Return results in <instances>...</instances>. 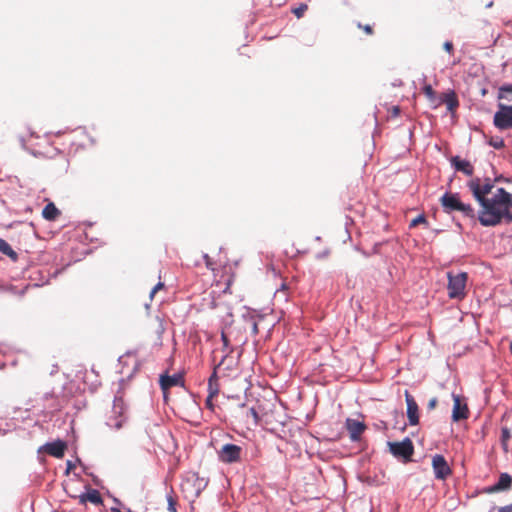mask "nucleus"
Here are the masks:
<instances>
[{
    "mask_svg": "<svg viewBox=\"0 0 512 512\" xmlns=\"http://www.w3.org/2000/svg\"><path fill=\"white\" fill-rule=\"evenodd\" d=\"M481 208L478 219L483 226H496L503 220L512 222V194L504 188H498Z\"/></svg>",
    "mask_w": 512,
    "mask_h": 512,
    "instance_id": "f257e3e1",
    "label": "nucleus"
},
{
    "mask_svg": "<svg viewBox=\"0 0 512 512\" xmlns=\"http://www.w3.org/2000/svg\"><path fill=\"white\" fill-rule=\"evenodd\" d=\"M440 202L445 212L459 211L465 217L474 218L475 216L472 206L462 202L458 193L446 192L442 195Z\"/></svg>",
    "mask_w": 512,
    "mask_h": 512,
    "instance_id": "f03ea898",
    "label": "nucleus"
},
{
    "mask_svg": "<svg viewBox=\"0 0 512 512\" xmlns=\"http://www.w3.org/2000/svg\"><path fill=\"white\" fill-rule=\"evenodd\" d=\"M448 278V296L451 299H463L466 295V282H467V273L459 272L457 274H453L452 272L447 273Z\"/></svg>",
    "mask_w": 512,
    "mask_h": 512,
    "instance_id": "7ed1b4c3",
    "label": "nucleus"
},
{
    "mask_svg": "<svg viewBox=\"0 0 512 512\" xmlns=\"http://www.w3.org/2000/svg\"><path fill=\"white\" fill-rule=\"evenodd\" d=\"M467 186L473 197L482 205L489 199L486 196L491 193L494 183L490 178L481 179L477 177L471 179Z\"/></svg>",
    "mask_w": 512,
    "mask_h": 512,
    "instance_id": "20e7f679",
    "label": "nucleus"
},
{
    "mask_svg": "<svg viewBox=\"0 0 512 512\" xmlns=\"http://www.w3.org/2000/svg\"><path fill=\"white\" fill-rule=\"evenodd\" d=\"M493 124L499 130L512 129V106L498 104V111L494 114Z\"/></svg>",
    "mask_w": 512,
    "mask_h": 512,
    "instance_id": "39448f33",
    "label": "nucleus"
},
{
    "mask_svg": "<svg viewBox=\"0 0 512 512\" xmlns=\"http://www.w3.org/2000/svg\"><path fill=\"white\" fill-rule=\"evenodd\" d=\"M389 449L395 457L402 458L405 461L410 460L414 453L413 443L409 438L401 442H390Z\"/></svg>",
    "mask_w": 512,
    "mask_h": 512,
    "instance_id": "423d86ee",
    "label": "nucleus"
},
{
    "mask_svg": "<svg viewBox=\"0 0 512 512\" xmlns=\"http://www.w3.org/2000/svg\"><path fill=\"white\" fill-rule=\"evenodd\" d=\"M242 448L235 444H225L218 452L219 460L226 464L239 462Z\"/></svg>",
    "mask_w": 512,
    "mask_h": 512,
    "instance_id": "0eeeda50",
    "label": "nucleus"
},
{
    "mask_svg": "<svg viewBox=\"0 0 512 512\" xmlns=\"http://www.w3.org/2000/svg\"><path fill=\"white\" fill-rule=\"evenodd\" d=\"M432 468L435 478L439 480H445L452 474L450 466L441 454H435L432 457Z\"/></svg>",
    "mask_w": 512,
    "mask_h": 512,
    "instance_id": "6e6552de",
    "label": "nucleus"
},
{
    "mask_svg": "<svg viewBox=\"0 0 512 512\" xmlns=\"http://www.w3.org/2000/svg\"><path fill=\"white\" fill-rule=\"evenodd\" d=\"M346 429L349 432L351 441L356 442L361 439V435L365 431L366 425L363 421H359L354 418H347Z\"/></svg>",
    "mask_w": 512,
    "mask_h": 512,
    "instance_id": "1a4fd4ad",
    "label": "nucleus"
},
{
    "mask_svg": "<svg viewBox=\"0 0 512 512\" xmlns=\"http://www.w3.org/2000/svg\"><path fill=\"white\" fill-rule=\"evenodd\" d=\"M226 360V356H224L221 360V362L218 364V366L214 369V372L213 374L211 375V377L209 378V383H208V387H209V395L206 399V405L209 407V409L211 410V412L215 413V410L213 408V404H212V399L215 395L218 394V388H217V384H216V380H217V369H220V367L224 364Z\"/></svg>",
    "mask_w": 512,
    "mask_h": 512,
    "instance_id": "9d476101",
    "label": "nucleus"
},
{
    "mask_svg": "<svg viewBox=\"0 0 512 512\" xmlns=\"http://www.w3.org/2000/svg\"><path fill=\"white\" fill-rule=\"evenodd\" d=\"M512 486V477L508 473H502L497 483L485 489L486 493L492 494L509 490Z\"/></svg>",
    "mask_w": 512,
    "mask_h": 512,
    "instance_id": "9b49d317",
    "label": "nucleus"
},
{
    "mask_svg": "<svg viewBox=\"0 0 512 512\" xmlns=\"http://www.w3.org/2000/svg\"><path fill=\"white\" fill-rule=\"evenodd\" d=\"M160 387L163 391L164 397L166 398L167 391L174 386L182 385V377L179 374L173 375H161L160 376Z\"/></svg>",
    "mask_w": 512,
    "mask_h": 512,
    "instance_id": "f8f14e48",
    "label": "nucleus"
},
{
    "mask_svg": "<svg viewBox=\"0 0 512 512\" xmlns=\"http://www.w3.org/2000/svg\"><path fill=\"white\" fill-rule=\"evenodd\" d=\"M112 410L115 416H123L129 411V406L124 399V394L122 391H119L115 395Z\"/></svg>",
    "mask_w": 512,
    "mask_h": 512,
    "instance_id": "ddd939ff",
    "label": "nucleus"
},
{
    "mask_svg": "<svg viewBox=\"0 0 512 512\" xmlns=\"http://www.w3.org/2000/svg\"><path fill=\"white\" fill-rule=\"evenodd\" d=\"M451 398L453 400V410L451 416H466L468 408L464 398L455 393H451Z\"/></svg>",
    "mask_w": 512,
    "mask_h": 512,
    "instance_id": "4468645a",
    "label": "nucleus"
},
{
    "mask_svg": "<svg viewBox=\"0 0 512 512\" xmlns=\"http://www.w3.org/2000/svg\"><path fill=\"white\" fill-rule=\"evenodd\" d=\"M65 450H66V443L61 441V440H57V441H54V442H51V443H47L45 445V451L49 455L54 456L56 458L63 457V455L65 453Z\"/></svg>",
    "mask_w": 512,
    "mask_h": 512,
    "instance_id": "2eb2a0df",
    "label": "nucleus"
},
{
    "mask_svg": "<svg viewBox=\"0 0 512 512\" xmlns=\"http://www.w3.org/2000/svg\"><path fill=\"white\" fill-rule=\"evenodd\" d=\"M451 164L457 171H461L468 176H471L474 172L472 164L467 160L461 159L459 156L453 157Z\"/></svg>",
    "mask_w": 512,
    "mask_h": 512,
    "instance_id": "dca6fc26",
    "label": "nucleus"
},
{
    "mask_svg": "<svg viewBox=\"0 0 512 512\" xmlns=\"http://www.w3.org/2000/svg\"><path fill=\"white\" fill-rule=\"evenodd\" d=\"M87 501H89V502H91L93 504H96V505L101 504L102 503L101 494L99 493L98 490L91 489L87 493L82 494L80 496V502L81 503H85Z\"/></svg>",
    "mask_w": 512,
    "mask_h": 512,
    "instance_id": "f3484780",
    "label": "nucleus"
},
{
    "mask_svg": "<svg viewBox=\"0 0 512 512\" xmlns=\"http://www.w3.org/2000/svg\"><path fill=\"white\" fill-rule=\"evenodd\" d=\"M59 215L60 211L52 202L48 203L42 211L43 218L48 221H54Z\"/></svg>",
    "mask_w": 512,
    "mask_h": 512,
    "instance_id": "a211bd4d",
    "label": "nucleus"
},
{
    "mask_svg": "<svg viewBox=\"0 0 512 512\" xmlns=\"http://www.w3.org/2000/svg\"><path fill=\"white\" fill-rule=\"evenodd\" d=\"M0 252L7 255L14 262L18 259V254L12 249L10 244L2 238H0Z\"/></svg>",
    "mask_w": 512,
    "mask_h": 512,
    "instance_id": "6ab92c4d",
    "label": "nucleus"
},
{
    "mask_svg": "<svg viewBox=\"0 0 512 512\" xmlns=\"http://www.w3.org/2000/svg\"><path fill=\"white\" fill-rule=\"evenodd\" d=\"M405 398L407 403V416H417L418 405L412 395L405 391Z\"/></svg>",
    "mask_w": 512,
    "mask_h": 512,
    "instance_id": "aec40b11",
    "label": "nucleus"
},
{
    "mask_svg": "<svg viewBox=\"0 0 512 512\" xmlns=\"http://www.w3.org/2000/svg\"><path fill=\"white\" fill-rule=\"evenodd\" d=\"M443 101L446 104L447 109L449 111H454L457 108L458 104H459L458 99H457L456 94H455L454 91H449L448 93H446L444 95Z\"/></svg>",
    "mask_w": 512,
    "mask_h": 512,
    "instance_id": "412c9836",
    "label": "nucleus"
},
{
    "mask_svg": "<svg viewBox=\"0 0 512 512\" xmlns=\"http://www.w3.org/2000/svg\"><path fill=\"white\" fill-rule=\"evenodd\" d=\"M86 402L82 396L76 397L74 400H69L67 402V406H74L77 409V412L81 410V407H84Z\"/></svg>",
    "mask_w": 512,
    "mask_h": 512,
    "instance_id": "4be33fe9",
    "label": "nucleus"
},
{
    "mask_svg": "<svg viewBox=\"0 0 512 512\" xmlns=\"http://www.w3.org/2000/svg\"><path fill=\"white\" fill-rule=\"evenodd\" d=\"M502 436H501V443H502V446H503V449L505 451H507V448H508V441L511 437L510 435V430L509 428L507 427H502Z\"/></svg>",
    "mask_w": 512,
    "mask_h": 512,
    "instance_id": "5701e85b",
    "label": "nucleus"
},
{
    "mask_svg": "<svg viewBox=\"0 0 512 512\" xmlns=\"http://www.w3.org/2000/svg\"><path fill=\"white\" fill-rule=\"evenodd\" d=\"M269 418H255V422L263 427H265L267 430L277 433V429L275 427H269L270 422L268 421Z\"/></svg>",
    "mask_w": 512,
    "mask_h": 512,
    "instance_id": "b1692460",
    "label": "nucleus"
},
{
    "mask_svg": "<svg viewBox=\"0 0 512 512\" xmlns=\"http://www.w3.org/2000/svg\"><path fill=\"white\" fill-rule=\"evenodd\" d=\"M287 285L285 283L281 284V287L276 290L275 297H280V294H283V301L288 300V294H287Z\"/></svg>",
    "mask_w": 512,
    "mask_h": 512,
    "instance_id": "393cba45",
    "label": "nucleus"
},
{
    "mask_svg": "<svg viewBox=\"0 0 512 512\" xmlns=\"http://www.w3.org/2000/svg\"><path fill=\"white\" fill-rule=\"evenodd\" d=\"M489 145L495 149H501L504 147V141L502 138L499 137L491 138V140L489 141Z\"/></svg>",
    "mask_w": 512,
    "mask_h": 512,
    "instance_id": "a878e982",
    "label": "nucleus"
},
{
    "mask_svg": "<svg viewBox=\"0 0 512 512\" xmlns=\"http://www.w3.org/2000/svg\"><path fill=\"white\" fill-rule=\"evenodd\" d=\"M307 8L308 6L306 4H300L298 7L294 8L292 12L297 18H301L304 15Z\"/></svg>",
    "mask_w": 512,
    "mask_h": 512,
    "instance_id": "bb28decb",
    "label": "nucleus"
},
{
    "mask_svg": "<svg viewBox=\"0 0 512 512\" xmlns=\"http://www.w3.org/2000/svg\"><path fill=\"white\" fill-rule=\"evenodd\" d=\"M423 92L430 100H433L435 98V92L431 85H425L423 87Z\"/></svg>",
    "mask_w": 512,
    "mask_h": 512,
    "instance_id": "cd10ccee",
    "label": "nucleus"
},
{
    "mask_svg": "<svg viewBox=\"0 0 512 512\" xmlns=\"http://www.w3.org/2000/svg\"><path fill=\"white\" fill-rule=\"evenodd\" d=\"M420 223H426V218L424 215H418L416 218H414L411 223H410V227H415L417 226L418 224Z\"/></svg>",
    "mask_w": 512,
    "mask_h": 512,
    "instance_id": "c85d7f7f",
    "label": "nucleus"
},
{
    "mask_svg": "<svg viewBox=\"0 0 512 512\" xmlns=\"http://www.w3.org/2000/svg\"><path fill=\"white\" fill-rule=\"evenodd\" d=\"M175 506H176L175 500L173 499L172 496H169L168 497V509H169V511L176 512V507Z\"/></svg>",
    "mask_w": 512,
    "mask_h": 512,
    "instance_id": "c756f323",
    "label": "nucleus"
},
{
    "mask_svg": "<svg viewBox=\"0 0 512 512\" xmlns=\"http://www.w3.org/2000/svg\"><path fill=\"white\" fill-rule=\"evenodd\" d=\"M163 287H164V284H163L162 282H158V283H157V284L152 288V290H151V292H150V297H151V298H153V297H154V295H155V293H156L158 290L162 289Z\"/></svg>",
    "mask_w": 512,
    "mask_h": 512,
    "instance_id": "7c9ffc66",
    "label": "nucleus"
},
{
    "mask_svg": "<svg viewBox=\"0 0 512 512\" xmlns=\"http://www.w3.org/2000/svg\"><path fill=\"white\" fill-rule=\"evenodd\" d=\"M204 260H205L206 267L208 269L214 271L215 268L213 266V263H212L210 257L207 254L204 255Z\"/></svg>",
    "mask_w": 512,
    "mask_h": 512,
    "instance_id": "2f4dec72",
    "label": "nucleus"
},
{
    "mask_svg": "<svg viewBox=\"0 0 512 512\" xmlns=\"http://www.w3.org/2000/svg\"><path fill=\"white\" fill-rule=\"evenodd\" d=\"M221 339H222L225 349H229V339L224 332L221 333Z\"/></svg>",
    "mask_w": 512,
    "mask_h": 512,
    "instance_id": "473e14b6",
    "label": "nucleus"
},
{
    "mask_svg": "<svg viewBox=\"0 0 512 512\" xmlns=\"http://www.w3.org/2000/svg\"><path fill=\"white\" fill-rule=\"evenodd\" d=\"M444 49L448 52V53H451L452 50H453V44L450 42V41H446L444 43Z\"/></svg>",
    "mask_w": 512,
    "mask_h": 512,
    "instance_id": "72a5a7b5",
    "label": "nucleus"
},
{
    "mask_svg": "<svg viewBox=\"0 0 512 512\" xmlns=\"http://www.w3.org/2000/svg\"><path fill=\"white\" fill-rule=\"evenodd\" d=\"M498 512H512V503L510 505L499 508Z\"/></svg>",
    "mask_w": 512,
    "mask_h": 512,
    "instance_id": "f704fd0d",
    "label": "nucleus"
},
{
    "mask_svg": "<svg viewBox=\"0 0 512 512\" xmlns=\"http://www.w3.org/2000/svg\"><path fill=\"white\" fill-rule=\"evenodd\" d=\"M437 404V399L436 398H432L429 400L428 402V408L429 409H433Z\"/></svg>",
    "mask_w": 512,
    "mask_h": 512,
    "instance_id": "c9c22d12",
    "label": "nucleus"
},
{
    "mask_svg": "<svg viewBox=\"0 0 512 512\" xmlns=\"http://www.w3.org/2000/svg\"><path fill=\"white\" fill-rule=\"evenodd\" d=\"M115 420V423H114V426L116 429H120L123 425V421L122 420H118V418H113Z\"/></svg>",
    "mask_w": 512,
    "mask_h": 512,
    "instance_id": "e433bc0d",
    "label": "nucleus"
},
{
    "mask_svg": "<svg viewBox=\"0 0 512 512\" xmlns=\"http://www.w3.org/2000/svg\"><path fill=\"white\" fill-rule=\"evenodd\" d=\"M409 424L415 426L419 423V418H408Z\"/></svg>",
    "mask_w": 512,
    "mask_h": 512,
    "instance_id": "4c0bfd02",
    "label": "nucleus"
},
{
    "mask_svg": "<svg viewBox=\"0 0 512 512\" xmlns=\"http://www.w3.org/2000/svg\"><path fill=\"white\" fill-rule=\"evenodd\" d=\"M252 332H253V334L258 333V325L255 321H253V323H252Z\"/></svg>",
    "mask_w": 512,
    "mask_h": 512,
    "instance_id": "58836bf2",
    "label": "nucleus"
},
{
    "mask_svg": "<svg viewBox=\"0 0 512 512\" xmlns=\"http://www.w3.org/2000/svg\"><path fill=\"white\" fill-rule=\"evenodd\" d=\"M501 91L512 92V85L501 87Z\"/></svg>",
    "mask_w": 512,
    "mask_h": 512,
    "instance_id": "ea45409f",
    "label": "nucleus"
},
{
    "mask_svg": "<svg viewBox=\"0 0 512 512\" xmlns=\"http://www.w3.org/2000/svg\"><path fill=\"white\" fill-rule=\"evenodd\" d=\"M363 29H364V31H365L366 33H368V34H371V33H372V28H371V26H369V25H365V26L363 27Z\"/></svg>",
    "mask_w": 512,
    "mask_h": 512,
    "instance_id": "a19ab883",
    "label": "nucleus"
},
{
    "mask_svg": "<svg viewBox=\"0 0 512 512\" xmlns=\"http://www.w3.org/2000/svg\"><path fill=\"white\" fill-rule=\"evenodd\" d=\"M110 511L111 512H121V510L119 508H116V507H111ZM128 512H132V511L128 510Z\"/></svg>",
    "mask_w": 512,
    "mask_h": 512,
    "instance_id": "79ce46f5",
    "label": "nucleus"
},
{
    "mask_svg": "<svg viewBox=\"0 0 512 512\" xmlns=\"http://www.w3.org/2000/svg\"><path fill=\"white\" fill-rule=\"evenodd\" d=\"M275 298L283 301V294H280V297H275Z\"/></svg>",
    "mask_w": 512,
    "mask_h": 512,
    "instance_id": "37998d69",
    "label": "nucleus"
}]
</instances>
